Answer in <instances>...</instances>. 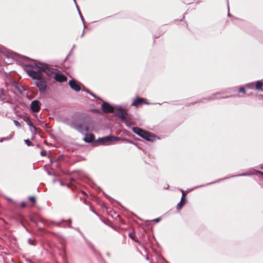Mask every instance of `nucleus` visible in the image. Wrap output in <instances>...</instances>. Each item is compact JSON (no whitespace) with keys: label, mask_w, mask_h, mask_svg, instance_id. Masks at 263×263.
Wrapping results in <instances>:
<instances>
[{"label":"nucleus","mask_w":263,"mask_h":263,"mask_svg":"<svg viewBox=\"0 0 263 263\" xmlns=\"http://www.w3.org/2000/svg\"><path fill=\"white\" fill-rule=\"evenodd\" d=\"M184 205V203L182 202V201H180L177 205V210H180L183 207V206Z\"/></svg>","instance_id":"obj_18"},{"label":"nucleus","mask_w":263,"mask_h":263,"mask_svg":"<svg viewBox=\"0 0 263 263\" xmlns=\"http://www.w3.org/2000/svg\"><path fill=\"white\" fill-rule=\"evenodd\" d=\"M28 243L30 244V245H34V240H32V239L31 238H29L28 240Z\"/></svg>","instance_id":"obj_22"},{"label":"nucleus","mask_w":263,"mask_h":263,"mask_svg":"<svg viewBox=\"0 0 263 263\" xmlns=\"http://www.w3.org/2000/svg\"><path fill=\"white\" fill-rule=\"evenodd\" d=\"M84 30L83 31V32L81 34V37H82L84 35Z\"/></svg>","instance_id":"obj_34"},{"label":"nucleus","mask_w":263,"mask_h":263,"mask_svg":"<svg viewBox=\"0 0 263 263\" xmlns=\"http://www.w3.org/2000/svg\"><path fill=\"white\" fill-rule=\"evenodd\" d=\"M25 142L27 146H31L33 145L32 143L29 139L25 140Z\"/></svg>","instance_id":"obj_19"},{"label":"nucleus","mask_w":263,"mask_h":263,"mask_svg":"<svg viewBox=\"0 0 263 263\" xmlns=\"http://www.w3.org/2000/svg\"><path fill=\"white\" fill-rule=\"evenodd\" d=\"M68 84L70 88L76 91H79L81 90L80 86L73 79L69 81Z\"/></svg>","instance_id":"obj_9"},{"label":"nucleus","mask_w":263,"mask_h":263,"mask_svg":"<svg viewBox=\"0 0 263 263\" xmlns=\"http://www.w3.org/2000/svg\"><path fill=\"white\" fill-rule=\"evenodd\" d=\"M76 6H77V9H78V11L79 14V15H80V17H81V20H82V22H83V25H84V28H85V23H84V18H83V16H82V14H81V12H80V10H79V8H78V6L77 5Z\"/></svg>","instance_id":"obj_16"},{"label":"nucleus","mask_w":263,"mask_h":263,"mask_svg":"<svg viewBox=\"0 0 263 263\" xmlns=\"http://www.w3.org/2000/svg\"><path fill=\"white\" fill-rule=\"evenodd\" d=\"M90 95H92V97H94V95H92V93H90Z\"/></svg>","instance_id":"obj_39"},{"label":"nucleus","mask_w":263,"mask_h":263,"mask_svg":"<svg viewBox=\"0 0 263 263\" xmlns=\"http://www.w3.org/2000/svg\"><path fill=\"white\" fill-rule=\"evenodd\" d=\"M5 140V138L3 137V138H2L0 139V142H3Z\"/></svg>","instance_id":"obj_32"},{"label":"nucleus","mask_w":263,"mask_h":263,"mask_svg":"<svg viewBox=\"0 0 263 263\" xmlns=\"http://www.w3.org/2000/svg\"><path fill=\"white\" fill-rule=\"evenodd\" d=\"M260 168L263 170V165L261 167H260Z\"/></svg>","instance_id":"obj_36"},{"label":"nucleus","mask_w":263,"mask_h":263,"mask_svg":"<svg viewBox=\"0 0 263 263\" xmlns=\"http://www.w3.org/2000/svg\"><path fill=\"white\" fill-rule=\"evenodd\" d=\"M161 219L160 218H156L153 220L154 221L156 222H158L160 221Z\"/></svg>","instance_id":"obj_29"},{"label":"nucleus","mask_w":263,"mask_h":263,"mask_svg":"<svg viewBox=\"0 0 263 263\" xmlns=\"http://www.w3.org/2000/svg\"><path fill=\"white\" fill-rule=\"evenodd\" d=\"M250 175V174L245 173V174L239 175L238 176H247V175Z\"/></svg>","instance_id":"obj_31"},{"label":"nucleus","mask_w":263,"mask_h":263,"mask_svg":"<svg viewBox=\"0 0 263 263\" xmlns=\"http://www.w3.org/2000/svg\"><path fill=\"white\" fill-rule=\"evenodd\" d=\"M255 86V84L254 82L250 83L247 84H246V87L250 88V89H254Z\"/></svg>","instance_id":"obj_17"},{"label":"nucleus","mask_w":263,"mask_h":263,"mask_svg":"<svg viewBox=\"0 0 263 263\" xmlns=\"http://www.w3.org/2000/svg\"><path fill=\"white\" fill-rule=\"evenodd\" d=\"M90 95H92V97H94V95H92V93H90Z\"/></svg>","instance_id":"obj_38"},{"label":"nucleus","mask_w":263,"mask_h":263,"mask_svg":"<svg viewBox=\"0 0 263 263\" xmlns=\"http://www.w3.org/2000/svg\"><path fill=\"white\" fill-rule=\"evenodd\" d=\"M32 67L34 69L36 68V71H40L41 73L42 72H44L49 77H52V75L54 76H55V73H57L56 69L50 67L45 64L38 66L36 64H34Z\"/></svg>","instance_id":"obj_2"},{"label":"nucleus","mask_w":263,"mask_h":263,"mask_svg":"<svg viewBox=\"0 0 263 263\" xmlns=\"http://www.w3.org/2000/svg\"><path fill=\"white\" fill-rule=\"evenodd\" d=\"M142 138L149 141L152 140V136L149 135V133L146 132H145Z\"/></svg>","instance_id":"obj_14"},{"label":"nucleus","mask_w":263,"mask_h":263,"mask_svg":"<svg viewBox=\"0 0 263 263\" xmlns=\"http://www.w3.org/2000/svg\"><path fill=\"white\" fill-rule=\"evenodd\" d=\"M74 128L80 133L84 134L88 131V127L87 126H84L82 124H78L74 126Z\"/></svg>","instance_id":"obj_10"},{"label":"nucleus","mask_w":263,"mask_h":263,"mask_svg":"<svg viewBox=\"0 0 263 263\" xmlns=\"http://www.w3.org/2000/svg\"><path fill=\"white\" fill-rule=\"evenodd\" d=\"M11 136H10L9 137H4L5 138V140H10L11 138Z\"/></svg>","instance_id":"obj_30"},{"label":"nucleus","mask_w":263,"mask_h":263,"mask_svg":"<svg viewBox=\"0 0 263 263\" xmlns=\"http://www.w3.org/2000/svg\"><path fill=\"white\" fill-rule=\"evenodd\" d=\"M60 223H60V222H59V223H58L57 224H58V225H60Z\"/></svg>","instance_id":"obj_40"},{"label":"nucleus","mask_w":263,"mask_h":263,"mask_svg":"<svg viewBox=\"0 0 263 263\" xmlns=\"http://www.w3.org/2000/svg\"><path fill=\"white\" fill-rule=\"evenodd\" d=\"M95 139V136L92 134H87L84 138V141L87 143L92 142Z\"/></svg>","instance_id":"obj_11"},{"label":"nucleus","mask_w":263,"mask_h":263,"mask_svg":"<svg viewBox=\"0 0 263 263\" xmlns=\"http://www.w3.org/2000/svg\"><path fill=\"white\" fill-rule=\"evenodd\" d=\"M129 236L130 238L134 239L136 242H139V241L138 240H136L135 239L134 236L132 234H131V233L129 234Z\"/></svg>","instance_id":"obj_23"},{"label":"nucleus","mask_w":263,"mask_h":263,"mask_svg":"<svg viewBox=\"0 0 263 263\" xmlns=\"http://www.w3.org/2000/svg\"><path fill=\"white\" fill-rule=\"evenodd\" d=\"M181 192H182V197L183 198H185V196H186V193H185V192L183 191V190H181Z\"/></svg>","instance_id":"obj_26"},{"label":"nucleus","mask_w":263,"mask_h":263,"mask_svg":"<svg viewBox=\"0 0 263 263\" xmlns=\"http://www.w3.org/2000/svg\"><path fill=\"white\" fill-rule=\"evenodd\" d=\"M142 104H149V103L146 102L143 98L137 97L132 103V105L138 107Z\"/></svg>","instance_id":"obj_8"},{"label":"nucleus","mask_w":263,"mask_h":263,"mask_svg":"<svg viewBox=\"0 0 263 263\" xmlns=\"http://www.w3.org/2000/svg\"><path fill=\"white\" fill-rule=\"evenodd\" d=\"M101 108L104 113H111L114 112V107L106 102H104L102 103Z\"/></svg>","instance_id":"obj_5"},{"label":"nucleus","mask_w":263,"mask_h":263,"mask_svg":"<svg viewBox=\"0 0 263 263\" xmlns=\"http://www.w3.org/2000/svg\"><path fill=\"white\" fill-rule=\"evenodd\" d=\"M27 123H28V125L30 126V128H32L33 129V130H34L33 132L34 133H36V132H37V128L32 124V123L31 121H29ZM31 130L33 132L32 129H31Z\"/></svg>","instance_id":"obj_15"},{"label":"nucleus","mask_w":263,"mask_h":263,"mask_svg":"<svg viewBox=\"0 0 263 263\" xmlns=\"http://www.w3.org/2000/svg\"><path fill=\"white\" fill-rule=\"evenodd\" d=\"M239 92H242L243 93H245V89L243 87H240L239 88Z\"/></svg>","instance_id":"obj_25"},{"label":"nucleus","mask_w":263,"mask_h":263,"mask_svg":"<svg viewBox=\"0 0 263 263\" xmlns=\"http://www.w3.org/2000/svg\"><path fill=\"white\" fill-rule=\"evenodd\" d=\"M263 85V83L261 81H258L256 82L255 84V88L257 90H262V86Z\"/></svg>","instance_id":"obj_13"},{"label":"nucleus","mask_w":263,"mask_h":263,"mask_svg":"<svg viewBox=\"0 0 263 263\" xmlns=\"http://www.w3.org/2000/svg\"><path fill=\"white\" fill-rule=\"evenodd\" d=\"M28 74L33 79L35 80L34 83L40 93H44L48 87L47 81L40 71L31 69L27 71Z\"/></svg>","instance_id":"obj_1"},{"label":"nucleus","mask_w":263,"mask_h":263,"mask_svg":"<svg viewBox=\"0 0 263 263\" xmlns=\"http://www.w3.org/2000/svg\"><path fill=\"white\" fill-rule=\"evenodd\" d=\"M14 123L15 125L17 127H21V124L20 122L16 120H14Z\"/></svg>","instance_id":"obj_20"},{"label":"nucleus","mask_w":263,"mask_h":263,"mask_svg":"<svg viewBox=\"0 0 263 263\" xmlns=\"http://www.w3.org/2000/svg\"><path fill=\"white\" fill-rule=\"evenodd\" d=\"M257 172H258V173H259V174H261L262 175H263V172H260V171H258Z\"/></svg>","instance_id":"obj_33"},{"label":"nucleus","mask_w":263,"mask_h":263,"mask_svg":"<svg viewBox=\"0 0 263 263\" xmlns=\"http://www.w3.org/2000/svg\"><path fill=\"white\" fill-rule=\"evenodd\" d=\"M41 155L42 156H46L47 155V152L46 151H42L41 152Z\"/></svg>","instance_id":"obj_24"},{"label":"nucleus","mask_w":263,"mask_h":263,"mask_svg":"<svg viewBox=\"0 0 263 263\" xmlns=\"http://www.w3.org/2000/svg\"><path fill=\"white\" fill-rule=\"evenodd\" d=\"M29 199L32 202H35V198L34 196H30L29 197Z\"/></svg>","instance_id":"obj_21"},{"label":"nucleus","mask_w":263,"mask_h":263,"mask_svg":"<svg viewBox=\"0 0 263 263\" xmlns=\"http://www.w3.org/2000/svg\"><path fill=\"white\" fill-rule=\"evenodd\" d=\"M73 1L74 2L75 4H77V3H76V0H73ZM77 5H76V6H77Z\"/></svg>","instance_id":"obj_35"},{"label":"nucleus","mask_w":263,"mask_h":263,"mask_svg":"<svg viewBox=\"0 0 263 263\" xmlns=\"http://www.w3.org/2000/svg\"><path fill=\"white\" fill-rule=\"evenodd\" d=\"M180 201H182V202L184 203V204H185V203L186 201V199L185 198H183L182 197H181Z\"/></svg>","instance_id":"obj_27"},{"label":"nucleus","mask_w":263,"mask_h":263,"mask_svg":"<svg viewBox=\"0 0 263 263\" xmlns=\"http://www.w3.org/2000/svg\"><path fill=\"white\" fill-rule=\"evenodd\" d=\"M26 203L25 202H22L21 203V206L22 208H24L26 206Z\"/></svg>","instance_id":"obj_28"},{"label":"nucleus","mask_w":263,"mask_h":263,"mask_svg":"<svg viewBox=\"0 0 263 263\" xmlns=\"http://www.w3.org/2000/svg\"><path fill=\"white\" fill-rule=\"evenodd\" d=\"M119 139V138L112 136H106L99 138L96 141L94 142L93 145H109L114 143V142L116 141H118Z\"/></svg>","instance_id":"obj_3"},{"label":"nucleus","mask_w":263,"mask_h":263,"mask_svg":"<svg viewBox=\"0 0 263 263\" xmlns=\"http://www.w3.org/2000/svg\"><path fill=\"white\" fill-rule=\"evenodd\" d=\"M54 80L59 82H63L66 81L67 77L62 73L57 72L55 76H53Z\"/></svg>","instance_id":"obj_7"},{"label":"nucleus","mask_w":263,"mask_h":263,"mask_svg":"<svg viewBox=\"0 0 263 263\" xmlns=\"http://www.w3.org/2000/svg\"><path fill=\"white\" fill-rule=\"evenodd\" d=\"M41 102L37 100H35L32 101L30 105V108L33 112H37L40 111L41 109Z\"/></svg>","instance_id":"obj_6"},{"label":"nucleus","mask_w":263,"mask_h":263,"mask_svg":"<svg viewBox=\"0 0 263 263\" xmlns=\"http://www.w3.org/2000/svg\"><path fill=\"white\" fill-rule=\"evenodd\" d=\"M90 95H92V97H94V95H92V93H90Z\"/></svg>","instance_id":"obj_37"},{"label":"nucleus","mask_w":263,"mask_h":263,"mask_svg":"<svg viewBox=\"0 0 263 263\" xmlns=\"http://www.w3.org/2000/svg\"><path fill=\"white\" fill-rule=\"evenodd\" d=\"M133 131L134 132V133L136 134L141 137H142L143 136V134L145 132L144 130L137 127H133Z\"/></svg>","instance_id":"obj_12"},{"label":"nucleus","mask_w":263,"mask_h":263,"mask_svg":"<svg viewBox=\"0 0 263 263\" xmlns=\"http://www.w3.org/2000/svg\"><path fill=\"white\" fill-rule=\"evenodd\" d=\"M115 112V115L122 120H125L126 119V112L124 110L123 108L121 106H118L116 107Z\"/></svg>","instance_id":"obj_4"}]
</instances>
